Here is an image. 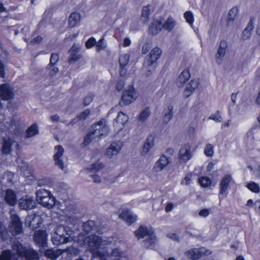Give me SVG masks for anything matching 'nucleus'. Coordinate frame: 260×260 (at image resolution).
Masks as SVG:
<instances>
[{
    "label": "nucleus",
    "mask_w": 260,
    "mask_h": 260,
    "mask_svg": "<svg viewBox=\"0 0 260 260\" xmlns=\"http://www.w3.org/2000/svg\"><path fill=\"white\" fill-rule=\"evenodd\" d=\"M110 238L101 239L100 237L94 235H91L85 238V245L87 246L89 250L92 252V260H107V257L109 253L105 251V249L108 246L112 245Z\"/></svg>",
    "instance_id": "obj_1"
},
{
    "label": "nucleus",
    "mask_w": 260,
    "mask_h": 260,
    "mask_svg": "<svg viewBox=\"0 0 260 260\" xmlns=\"http://www.w3.org/2000/svg\"><path fill=\"white\" fill-rule=\"evenodd\" d=\"M72 233V232L69 227L62 225H58L55 228L52 238L53 243L59 245L71 242L73 240L71 236Z\"/></svg>",
    "instance_id": "obj_2"
},
{
    "label": "nucleus",
    "mask_w": 260,
    "mask_h": 260,
    "mask_svg": "<svg viewBox=\"0 0 260 260\" xmlns=\"http://www.w3.org/2000/svg\"><path fill=\"white\" fill-rule=\"evenodd\" d=\"M36 200L38 203L48 209L52 208L55 204V199L51 192L44 189L37 191Z\"/></svg>",
    "instance_id": "obj_3"
},
{
    "label": "nucleus",
    "mask_w": 260,
    "mask_h": 260,
    "mask_svg": "<svg viewBox=\"0 0 260 260\" xmlns=\"http://www.w3.org/2000/svg\"><path fill=\"white\" fill-rule=\"evenodd\" d=\"M12 248L16 251L17 255L20 258H25L26 260H39L38 253L31 248L23 247L19 242L14 243Z\"/></svg>",
    "instance_id": "obj_4"
},
{
    "label": "nucleus",
    "mask_w": 260,
    "mask_h": 260,
    "mask_svg": "<svg viewBox=\"0 0 260 260\" xmlns=\"http://www.w3.org/2000/svg\"><path fill=\"white\" fill-rule=\"evenodd\" d=\"M90 129L91 134H94L95 137L99 138L105 137L110 131L107 122L105 119H102L93 124Z\"/></svg>",
    "instance_id": "obj_5"
},
{
    "label": "nucleus",
    "mask_w": 260,
    "mask_h": 260,
    "mask_svg": "<svg viewBox=\"0 0 260 260\" xmlns=\"http://www.w3.org/2000/svg\"><path fill=\"white\" fill-rule=\"evenodd\" d=\"M137 97V93L136 90L132 87H129L127 89L125 90L121 96L119 105L121 106H126L133 102Z\"/></svg>",
    "instance_id": "obj_6"
},
{
    "label": "nucleus",
    "mask_w": 260,
    "mask_h": 260,
    "mask_svg": "<svg viewBox=\"0 0 260 260\" xmlns=\"http://www.w3.org/2000/svg\"><path fill=\"white\" fill-rule=\"evenodd\" d=\"M64 149L60 145L54 147V160L55 165L62 171L64 170L66 164L63 161Z\"/></svg>",
    "instance_id": "obj_7"
},
{
    "label": "nucleus",
    "mask_w": 260,
    "mask_h": 260,
    "mask_svg": "<svg viewBox=\"0 0 260 260\" xmlns=\"http://www.w3.org/2000/svg\"><path fill=\"white\" fill-rule=\"evenodd\" d=\"M10 213L11 214V231L14 235L20 234L22 231V223L18 216L12 213V211H11Z\"/></svg>",
    "instance_id": "obj_8"
},
{
    "label": "nucleus",
    "mask_w": 260,
    "mask_h": 260,
    "mask_svg": "<svg viewBox=\"0 0 260 260\" xmlns=\"http://www.w3.org/2000/svg\"><path fill=\"white\" fill-rule=\"evenodd\" d=\"M227 47L228 44L225 41L222 40L220 41L217 52L215 55V61L218 64H221L225 54Z\"/></svg>",
    "instance_id": "obj_9"
},
{
    "label": "nucleus",
    "mask_w": 260,
    "mask_h": 260,
    "mask_svg": "<svg viewBox=\"0 0 260 260\" xmlns=\"http://www.w3.org/2000/svg\"><path fill=\"white\" fill-rule=\"evenodd\" d=\"M14 93L12 88L8 83L3 84L0 86V96L3 100L12 99Z\"/></svg>",
    "instance_id": "obj_10"
},
{
    "label": "nucleus",
    "mask_w": 260,
    "mask_h": 260,
    "mask_svg": "<svg viewBox=\"0 0 260 260\" xmlns=\"http://www.w3.org/2000/svg\"><path fill=\"white\" fill-rule=\"evenodd\" d=\"M161 53L162 51L160 48L157 47H154L152 49L148 56L146 57V63L147 66H152L159 58Z\"/></svg>",
    "instance_id": "obj_11"
},
{
    "label": "nucleus",
    "mask_w": 260,
    "mask_h": 260,
    "mask_svg": "<svg viewBox=\"0 0 260 260\" xmlns=\"http://www.w3.org/2000/svg\"><path fill=\"white\" fill-rule=\"evenodd\" d=\"M170 163V160L169 157H168L165 155L161 156L155 162L153 167V172L156 173L160 172Z\"/></svg>",
    "instance_id": "obj_12"
},
{
    "label": "nucleus",
    "mask_w": 260,
    "mask_h": 260,
    "mask_svg": "<svg viewBox=\"0 0 260 260\" xmlns=\"http://www.w3.org/2000/svg\"><path fill=\"white\" fill-rule=\"evenodd\" d=\"M192 157L190 151V146L186 144L183 145L180 149L179 158L182 162H186Z\"/></svg>",
    "instance_id": "obj_13"
},
{
    "label": "nucleus",
    "mask_w": 260,
    "mask_h": 260,
    "mask_svg": "<svg viewBox=\"0 0 260 260\" xmlns=\"http://www.w3.org/2000/svg\"><path fill=\"white\" fill-rule=\"evenodd\" d=\"M199 84L200 80L199 79L196 78L191 80L183 91V96L185 98H188L194 92Z\"/></svg>",
    "instance_id": "obj_14"
},
{
    "label": "nucleus",
    "mask_w": 260,
    "mask_h": 260,
    "mask_svg": "<svg viewBox=\"0 0 260 260\" xmlns=\"http://www.w3.org/2000/svg\"><path fill=\"white\" fill-rule=\"evenodd\" d=\"M122 146V143L120 141L112 143L106 150V156L108 157L111 158L114 156L117 155L119 153Z\"/></svg>",
    "instance_id": "obj_15"
},
{
    "label": "nucleus",
    "mask_w": 260,
    "mask_h": 260,
    "mask_svg": "<svg viewBox=\"0 0 260 260\" xmlns=\"http://www.w3.org/2000/svg\"><path fill=\"white\" fill-rule=\"evenodd\" d=\"M185 254L189 260H197L206 254V250L203 248H193L186 252Z\"/></svg>",
    "instance_id": "obj_16"
},
{
    "label": "nucleus",
    "mask_w": 260,
    "mask_h": 260,
    "mask_svg": "<svg viewBox=\"0 0 260 260\" xmlns=\"http://www.w3.org/2000/svg\"><path fill=\"white\" fill-rule=\"evenodd\" d=\"M19 205L22 209L30 210L35 207L36 202L31 197H26L19 200Z\"/></svg>",
    "instance_id": "obj_17"
},
{
    "label": "nucleus",
    "mask_w": 260,
    "mask_h": 260,
    "mask_svg": "<svg viewBox=\"0 0 260 260\" xmlns=\"http://www.w3.org/2000/svg\"><path fill=\"white\" fill-rule=\"evenodd\" d=\"M190 78V74L188 70H184L178 76L176 83L178 87H182Z\"/></svg>",
    "instance_id": "obj_18"
},
{
    "label": "nucleus",
    "mask_w": 260,
    "mask_h": 260,
    "mask_svg": "<svg viewBox=\"0 0 260 260\" xmlns=\"http://www.w3.org/2000/svg\"><path fill=\"white\" fill-rule=\"evenodd\" d=\"M47 233L45 231H38L35 233V241L40 246L44 247L47 241Z\"/></svg>",
    "instance_id": "obj_19"
},
{
    "label": "nucleus",
    "mask_w": 260,
    "mask_h": 260,
    "mask_svg": "<svg viewBox=\"0 0 260 260\" xmlns=\"http://www.w3.org/2000/svg\"><path fill=\"white\" fill-rule=\"evenodd\" d=\"M119 217L129 225H131L137 219V216L130 210H125L122 212L120 214Z\"/></svg>",
    "instance_id": "obj_20"
},
{
    "label": "nucleus",
    "mask_w": 260,
    "mask_h": 260,
    "mask_svg": "<svg viewBox=\"0 0 260 260\" xmlns=\"http://www.w3.org/2000/svg\"><path fill=\"white\" fill-rule=\"evenodd\" d=\"M232 180V177L231 175L226 174L223 176L222 178L219 187H220V191L219 195L223 194L228 189L229 185Z\"/></svg>",
    "instance_id": "obj_21"
},
{
    "label": "nucleus",
    "mask_w": 260,
    "mask_h": 260,
    "mask_svg": "<svg viewBox=\"0 0 260 260\" xmlns=\"http://www.w3.org/2000/svg\"><path fill=\"white\" fill-rule=\"evenodd\" d=\"M4 199L6 202L10 206H14L17 203L16 195L10 189H8L6 191Z\"/></svg>",
    "instance_id": "obj_22"
},
{
    "label": "nucleus",
    "mask_w": 260,
    "mask_h": 260,
    "mask_svg": "<svg viewBox=\"0 0 260 260\" xmlns=\"http://www.w3.org/2000/svg\"><path fill=\"white\" fill-rule=\"evenodd\" d=\"M162 24L161 22L157 20L152 21L149 27V32L152 35L157 34L162 29Z\"/></svg>",
    "instance_id": "obj_23"
},
{
    "label": "nucleus",
    "mask_w": 260,
    "mask_h": 260,
    "mask_svg": "<svg viewBox=\"0 0 260 260\" xmlns=\"http://www.w3.org/2000/svg\"><path fill=\"white\" fill-rule=\"evenodd\" d=\"M14 143V141L9 138H4L2 146V152L8 154L11 153L12 151L11 146Z\"/></svg>",
    "instance_id": "obj_24"
},
{
    "label": "nucleus",
    "mask_w": 260,
    "mask_h": 260,
    "mask_svg": "<svg viewBox=\"0 0 260 260\" xmlns=\"http://www.w3.org/2000/svg\"><path fill=\"white\" fill-rule=\"evenodd\" d=\"M154 145L153 138L152 137L148 138L145 141L142 150L141 151V154L142 155H146L153 147Z\"/></svg>",
    "instance_id": "obj_25"
},
{
    "label": "nucleus",
    "mask_w": 260,
    "mask_h": 260,
    "mask_svg": "<svg viewBox=\"0 0 260 260\" xmlns=\"http://www.w3.org/2000/svg\"><path fill=\"white\" fill-rule=\"evenodd\" d=\"M150 230L144 226H140L139 229L135 232V236L138 239L144 238L151 234Z\"/></svg>",
    "instance_id": "obj_26"
},
{
    "label": "nucleus",
    "mask_w": 260,
    "mask_h": 260,
    "mask_svg": "<svg viewBox=\"0 0 260 260\" xmlns=\"http://www.w3.org/2000/svg\"><path fill=\"white\" fill-rule=\"evenodd\" d=\"M81 19V16L79 13L77 12L72 13L69 18V25L71 27H74L77 25Z\"/></svg>",
    "instance_id": "obj_27"
},
{
    "label": "nucleus",
    "mask_w": 260,
    "mask_h": 260,
    "mask_svg": "<svg viewBox=\"0 0 260 260\" xmlns=\"http://www.w3.org/2000/svg\"><path fill=\"white\" fill-rule=\"evenodd\" d=\"M91 111L89 109H86L79 115H78L76 118H74L69 123L72 125H74L75 123L77 122L79 120H85L90 114Z\"/></svg>",
    "instance_id": "obj_28"
},
{
    "label": "nucleus",
    "mask_w": 260,
    "mask_h": 260,
    "mask_svg": "<svg viewBox=\"0 0 260 260\" xmlns=\"http://www.w3.org/2000/svg\"><path fill=\"white\" fill-rule=\"evenodd\" d=\"M253 28L254 23L252 20H251L242 33V38L243 40H246L250 38Z\"/></svg>",
    "instance_id": "obj_29"
},
{
    "label": "nucleus",
    "mask_w": 260,
    "mask_h": 260,
    "mask_svg": "<svg viewBox=\"0 0 260 260\" xmlns=\"http://www.w3.org/2000/svg\"><path fill=\"white\" fill-rule=\"evenodd\" d=\"M238 13V10L236 7H233L230 10L226 21V25L228 26H230L233 24L234 20L237 17Z\"/></svg>",
    "instance_id": "obj_30"
},
{
    "label": "nucleus",
    "mask_w": 260,
    "mask_h": 260,
    "mask_svg": "<svg viewBox=\"0 0 260 260\" xmlns=\"http://www.w3.org/2000/svg\"><path fill=\"white\" fill-rule=\"evenodd\" d=\"M128 116L122 112H119L118 113L117 116L114 120V124L116 126L117 124H121L123 126L124 124L128 121Z\"/></svg>",
    "instance_id": "obj_31"
},
{
    "label": "nucleus",
    "mask_w": 260,
    "mask_h": 260,
    "mask_svg": "<svg viewBox=\"0 0 260 260\" xmlns=\"http://www.w3.org/2000/svg\"><path fill=\"white\" fill-rule=\"evenodd\" d=\"M62 250L60 249H47L45 252V255L48 258L51 259H55L61 254Z\"/></svg>",
    "instance_id": "obj_32"
},
{
    "label": "nucleus",
    "mask_w": 260,
    "mask_h": 260,
    "mask_svg": "<svg viewBox=\"0 0 260 260\" xmlns=\"http://www.w3.org/2000/svg\"><path fill=\"white\" fill-rule=\"evenodd\" d=\"M173 109L174 107L172 105H170L167 107L163 117L164 123L167 124L171 120L174 114Z\"/></svg>",
    "instance_id": "obj_33"
},
{
    "label": "nucleus",
    "mask_w": 260,
    "mask_h": 260,
    "mask_svg": "<svg viewBox=\"0 0 260 260\" xmlns=\"http://www.w3.org/2000/svg\"><path fill=\"white\" fill-rule=\"evenodd\" d=\"M150 5H147L143 8L141 16V21L143 23H147L149 20L150 15Z\"/></svg>",
    "instance_id": "obj_34"
},
{
    "label": "nucleus",
    "mask_w": 260,
    "mask_h": 260,
    "mask_svg": "<svg viewBox=\"0 0 260 260\" xmlns=\"http://www.w3.org/2000/svg\"><path fill=\"white\" fill-rule=\"evenodd\" d=\"M151 111L149 107L145 108L142 112H140L137 117L138 120L141 122H145L149 117Z\"/></svg>",
    "instance_id": "obj_35"
},
{
    "label": "nucleus",
    "mask_w": 260,
    "mask_h": 260,
    "mask_svg": "<svg viewBox=\"0 0 260 260\" xmlns=\"http://www.w3.org/2000/svg\"><path fill=\"white\" fill-rule=\"evenodd\" d=\"M176 25V21L172 17H169L165 22V23L162 24V28L167 30L169 31H170L172 30V29L175 27Z\"/></svg>",
    "instance_id": "obj_36"
},
{
    "label": "nucleus",
    "mask_w": 260,
    "mask_h": 260,
    "mask_svg": "<svg viewBox=\"0 0 260 260\" xmlns=\"http://www.w3.org/2000/svg\"><path fill=\"white\" fill-rule=\"evenodd\" d=\"M38 134V127L36 124H33L27 129L26 137V138L32 137Z\"/></svg>",
    "instance_id": "obj_37"
},
{
    "label": "nucleus",
    "mask_w": 260,
    "mask_h": 260,
    "mask_svg": "<svg viewBox=\"0 0 260 260\" xmlns=\"http://www.w3.org/2000/svg\"><path fill=\"white\" fill-rule=\"evenodd\" d=\"M129 60V55L127 54H123L120 55L119 58L120 67H125L128 64Z\"/></svg>",
    "instance_id": "obj_38"
},
{
    "label": "nucleus",
    "mask_w": 260,
    "mask_h": 260,
    "mask_svg": "<svg viewBox=\"0 0 260 260\" xmlns=\"http://www.w3.org/2000/svg\"><path fill=\"white\" fill-rule=\"evenodd\" d=\"M46 70L48 71V74L50 77H53L59 72V69L54 65L48 64L46 67Z\"/></svg>",
    "instance_id": "obj_39"
},
{
    "label": "nucleus",
    "mask_w": 260,
    "mask_h": 260,
    "mask_svg": "<svg viewBox=\"0 0 260 260\" xmlns=\"http://www.w3.org/2000/svg\"><path fill=\"white\" fill-rule=\"evenodd\" d=\"M83 230L87 233L94 230L95 229V223L92 220H89L84 223L83 225Z\"/></svg>",
    "instance_id": "obj_40"
},
{
    "label": "nucleus",
    "mask_w": 260,
    "mask_h": 260,
    "mask_svg": "<svg viewBox=\"0 0 260 260\" xmlns=\"http://www.w3.org/2000/svg\"><path fill=\"white\" fill-rule=\"evenodd\" d=\"M199 183L202 187H206L211 185V181L208 177L204 176L199 178Z\"/></svg>",
    "instance_id": "obj_41"
},
{
    "label": "nucleus",
    "mask_w": 260,
    "mask_h": 260,
    "mask_svg": "<svg viewBox=\"0 0 260 260\" xmlns=\"http://www.w3.org/2000/svg\"><path fill=\"white\" fill-rule=\"evenodd\" d=\"M13 254L10 250H4L0 255V260H11Z\"/></svg>",
    "instance_id": "obj_42"
},
{
    "label": "nucleus",
    "mask_w": 260,
    "mask_h": 260,
    "mask_svg": "<svg viewBox=\"0 0 260 260\" xmlns=\"http://www.w3.org/2000/svg\"><path fill=\"white\" fill-rule=\"evenodd\" d=\"M184 17L186 22L192 26L194 22V18L192 13L191 11H187L184 14Z\"/></svg>",
    "instance_id": "obj_43"
},
{
    "label": "nucleus",
    "mask_w": 260,
    "mask_h": 260,
    "mask_svg": "<svg viewBox=\"0 0 260 260\" xmlns=\"http://www.w3.org/2000/svg\"><path fill=\"white\" fill-rule=\"evenodd\" d=\"M104 168V165L98 160L95 163L91 165L90 170L92 171H100Z\"/></svg>",
    "instance_id": "obj_44"
},
{
    "label": "nucleus",
    "mask_w": 260,
    "mask_h": 260,
    "mask_svg": "<svg viewBox=\"0 0 260 260\" xmlns=\"http://www.w3.org/2000/svg\"><path fill=\"white\" fill-rule=\"evenodd\" d=\"M247 188L251 191L258 193L260 191V188L258 185L255 182H250L247 185Z\"/></svg>",
    "instance_id": "obj_45"
},
{
    "label": "nucleus",
    "mask_w": 260,
    "mask_h": 260,
    "mask_svg": "<svg viewBox=\"0 0 260 260\" xmlns=\"http://www.w3.org/2000/svg\"><path fill=\"white\" fill-rule=\"evenodd\" d=\"M213 147L210 144H208L206 145L204 149L205 154L207 156H211L213 154Z\"/></svg>",
    "instance_id": "obj_46"
},
{
    "label": "nucleus",
    "mask_w": 260,
    "mask_h": 260,
    "mask_svg": "<svg viewBox=\"0 0 260 260\" xmlns=\"http://www.w3.org/2000/svg\"><path fill=\"white\" fill-rule=\"evenodd\" d=\"M71 57L69 59V63L70 64L76 62L81 58V55L78 53H70Z\"/></svg>",
    "instance_id": "obj_47"
},
{
    "label": "nucleus",
    "mask_w": 260,
    "mask_h": 260,
    "mask_svg": "<svg viewBox=\"0 0 260 260\" xmlns=\"http://www.w3.org/2000/svg\"><path fill=\"white\" fill-rule=\"evenodd\" d=\"M209 119L213 120L214 121H215V122H221V120H222V118L220 116V114L219 111H217L214 114H211L209 117Z\"/></svg>",
    "instance_id": "obj_48"
},
{
    "label": "nucleus",
    "mask_w": 260,
    "mask_h": 260,
    "mask_svg": "<svg viewBox=\"0 0 260 260\" xmlns=\"http://www.w3.org/2000/svg\"><path fill=\"white\" fill-rule=\"evenodd\" d=\"M96 138L94 134H91V130H90L89 134L85 138L83 143L85 145H87L92 140V139Z\"/></svg>",
    "instance_id": "obj_49"
},
{
    "label": "nucleus",
    "mask_w": 260,
    "mask_h": 260,
    "mask_svg": "<svg viewBox=\"0 0 260 260\" xmlns=\"http://www.w3.org/2000/svg\"><path fill=\"white\" fill-rule=\"evenodd\" d=\"M106 47V44L105 43L104 39H100L96 44V48L98 51L104 50Z\"/></svg>",
    "instance_id": "obj_50"
},
{
    "label": "nucleus",
    "mask_w": 260,
    "mask_h": 260,
    "mask_svg": "<svg viewBox=\"0 0 260 260\" xmlns=\"http://www.w3.org/2000/svg\"><path fill=\"white\" fill-rule=\"evenodd\" d=\"M59 59V56L57 54L52 53L50 59V63L49 64L55 66L56 63Z\"/></svg>",
    "instance_id": "obj_51"
},
{
    "label": "nucleus",
    "mask_w": 260,
    "mask_h": 260,
    "mask_svg": "<svg viewBox=\"0 0 260 260\" xmlns=\"http://www.w3.org/2000/svg\"><path fill=\"white\" fill-rule=\"evenodd\" d=\"M192 175L188 174L186 175L184 179L181 181V184L183 185H188L190 184L191 181Z\"/></svg>",
    "instance_id": "obj_52"
},
{
    "label": "nucleus",
    "mask_w": 260,
    "mask_h": 260,
    "mask_svg": "<svg viewBox=\"0 0 260 260\" xmlns=\"http://www.w3.org/2000/svg\"><path fill=\"white\" fill-rule=\"evenodd\" d=\"M108 248H109V246H108V248H107L105 249V251H107V252H108L109 253V255L108 257H107V259L110 256V255H112L114 256H118L120 254V251L117 248H115V249H113L111 252H109L108 250Z\"/></svg>",
    "instance_id": "obj_53"
},
{
    "label": "nucleus",
    "mask_w": 260,
    "mask_h": 260,
    "mask_svg": "<svg viewBox=\"0 0 260 260\" xmlns=\"http://www.w3.org/2000/svg\"><path fill=\"white\" fill-rule=\"evenodd\" d=\"M96 41L93 38H90L86 42V47L87 48L92 47L95 44Z\"/></svg>",
    "instance_id": "obj_54"
},
{
    "label": "nucleus",
    "mask_w": 260,
    "mask_h": 260,
    "mask_svg": "<svg viewBox=\"0 0 260 260\" xmlns=\"http://www.w3.org/2000/svg\"><path fill=\"white\" fill-rule=\"evenodd\" d=\"M151 47L150 44L148 43L144 44L142 46V53L143 54L147 53L151 48Z\"/></svg>",
    "instance_id": "obj_55"
},
{
    "label": "nucleus",
    "mask_w": 260,
    "mask_h": 260,
    "mask_svg": "<svg viewBox=\"0 0 260 260\" xmlns=\"http://www.w3.org/2000/svg\"><path fill=\"white\" fill-rule=\"evenodd\" d=\"M93 100V96L91 95L86 96L83 100V105L84 106H87L89 105Z\"/></svg>",
    "instance_id": "obj_56"
},
{
    "label": "nucleus",
    "mask_w": 260,
    "mask_h": 260,
    "mask_svg": "<svg viewBox=\"0 0 260 260\" xmlns=\"http://www.w3.org/2000/svg\"><path fill=\"white\" fill-rule=\"evenodd\" d=\"M210 213V210L209 209H203L199 212V215L200 216L206 217L207 216H208L209 215Z\"/></svg>",
    "instance_id": "obj_57"
},
{
    "label": "nucleus",
    "mask_w": 260,
    "mask_h": 260,
    "mask_svg": "<svg viewBox=\"0 0 260 260\" xmlns=\"http://www.w3.org/2000/svg\"><path fill=\"white\" fill-rule=\"evenodd\" d=\"M5 76V66L0 60V77H4Z\"/></svg>",
    "instance_id": "obj_58"
},
{
    "label": "nucleus",
    "mask_w": 260,
    "mask_h": 260,
    "mask_svg": "<svg viewBox=\"0 0 260 260\" xmlns=\"http://www.w3.org/2000/svg\"><path fill=\"white\" fill-rule=\"evenodd\" d=\"M155 239L154 238H150L149 239H146L145 241V245L147 247H150L152 245V244L154 243Z\"/></svg>",
    "instance_id": "obj_59"
},
{
    "label": "nucleus",
    "mask_w": 260,
    "mask_h": 260,
    "mask_svg": "<svg viewBox=\"0 0 260 260\" xmlns=\"http://www.w3.org/2000/svg\"><path fill=\"white\" fill-rule=\"evenodd\" d=\"M80 49V47L77 45H74L70 50V53H77Z\"/></svg>",
    "instance_id": "obj_60"
},
{
    "label": "nucleus",
    "mask_w": 260,
    "mask_h": 260,
    "mask_svg": "<svg viewBox=\"0 0 260 260\" xmlns=\"http://www.w3.org/2000/svg\"><path fill=\"white\" fill-rule=\"evenodd\" d=\"M168 237L177 242H179V237L176 234H170L168 235Z\"/></svg>",
    "instance_id": "obj_61"
},
{
    "label": "nucleus",
    "mask_w": 260,
    "mask_h": 260,
    "mask_svg": "<svg viewBox=\"0 0 260 260\" xmlns=\"http://www.w3.org/2000/svg\"><path fill=\"white\" fill-rule=\"evenodd\" d=\"M50 119L51 121L53 122H58L60 120V117L57 114H55L52 116H51L50 117Z\"/></svg>",
    "instance_id": "obj_62"
},
{
    "label": "nucleus",
    "mask_w": 260,
    "mask_h": 260,
    "mask_svg": "<svg viewBox=\"0 0 260 260\" xmlns=\"http://www.w3.org/2000/svg\"><path fill=\"white\" fill-rule=\"evenodd\" d=\"M42 40V38L41 36H37L36 38L32 39L31 42L34 44H38L40 43Z\"/></svg>",
    "instance_id": "obj_63"
},
{
    "label": "nucleus",
    "mask_w": 260,
    "mask_h": 260,
    "mask_svg": "<svg viewBox=\"0 0 260 260\" xmlns=\"http://www.w3.org/2000/svg\"><path fill=\"white\" fill-rule=\"evenodd\" d=\"M260 129L257 127L252 128L249 132H248L247 135L248 136H253L254 133H257Z\"/></svg>",
    "instance_id": "obj_64"
}]
</instances>
